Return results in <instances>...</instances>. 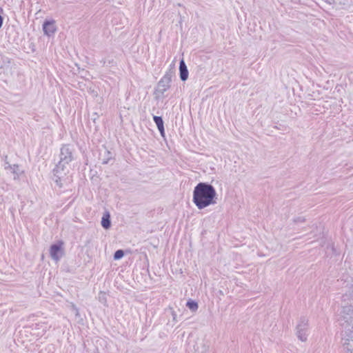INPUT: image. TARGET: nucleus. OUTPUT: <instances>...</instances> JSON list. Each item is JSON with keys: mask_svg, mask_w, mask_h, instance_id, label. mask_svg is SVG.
Segmentation results:
<instances>
[{"mask_svg": "<svg viewBox=\"0 0 353 353\" xmlns=\"http://www.w3.org/2000/svg\"><path fill=\"white\" fill-rule=\"evenodd\" d=\"M342 306L339 319L342 327V345L347 353H353V285L351 291L343 296Z\"/></svg>", "mask_w": 353, "mask_h": 353, "instance_id": "obj_1", "label": "nucleus"}, {"mask_svg": "<svg viewBox=\"0 0 353 353\" xmlns=\"http://www.w3.org/2000/svg\"><path fill=\"white\" fill-rule=\"evenodd\" d=\"M217 194L214 188L206 183H199L194 189L192 201L198 209L216 203Z\"/></svg>", "mask_w": 353, "mask_h": 353, "instance_id": "obj_2", "label": "nucleus"}, {"mask_svg": "<svg viewBox=\"0 0 353 353\" xmlns=\"http://www.w3.org/2000/svg\"><path fill=\"white\" fill-rule=\"evenodd\" d=\"M74 148L70 145H64L61 148L60 160L53 170L54 181L61 188V179L68 172V165L74 159Z\"/></svg>", "mask_w": 353, "mask_h": 353, "instance_id": "obj_3", "label": "nucleus"}, {"mask_svg": "<svg viewBox=\"0 0 353 353\" xmlns=\"http://www.w3.org/2000/svg\"><path fill=\"white\" fill-rule=\"evenodd\" d=\"M309 332V321L307 318L302 316L297 322V325L295 328V334L299 340L302 342H305L307 340Z\"/></svg>", "mask_w": 353, "mask_h": 353, "instance_id": "obj_4", "label": "nucleus"}, {"mask_svg": "<svg viewBox=\"0 0 353 353\" xmlns=\"http://www.w3.org/2000/svg\"><path fill=\"white\" fill-rule=\"evenodd\" d=\"M173 75L174 72L172 70H170L164 74V76L158 82L157 88V92L163 94L170 88L172 77H173Z\"/></svg>", "mask_w": 353, "mask_h": 353, "instance_id": "obj_5", "label": "nucleus"}, {"mask_svg": "<svg viewBox=\"0 0 353 353\" xmlns=\"http://www.w3.org/2000/svg\"><path fill=\"white\" fill-rule=\"evenodd\" d=\"M63 242L59 241L56 244H52L50 248V255L51 258L59 261L63 254Z\"/></svg>", "mask_w": 353, "mask_h": 353, "instance_id": "obj_6", "label": "nucleus"}, {"mask_svg": "<svg viewBox=\"0 0 353 353\" xmlns=\"http://www.w3.org/2000/svg\"><path fill=\"white\" fill-rule=\"evenodd\" d=\"M43 30L46 35L51 37L57 31L55 21H46L43 24Z\"/></svg>", "mask_w": 353, "mask_h": 353, "instance_id": "obj_7", "label": "nucleus"}, {"mask_svg": "<svg viewBox=\"0 0 353 353\" xmlns=\"http://www.w3.org/2000/svg\"><path fill=\"white\" fill-rule=\"evenodd\" d=\"M5 169L9 170L10 172L14 174V180H19L20 176L23 173V171L21 170L19 165L16 164L10 165L8 163H6Z\"/></svg>", "mask_w": 353, "mask_h": 353, "instance_id": "obj_8", "label": "nucleus"}, {"mask_svg": "<svg viewBox=\"0 0 353 353\" xmlns=\"http://www.w3.org/2000/svg\"><path fill=\"white\" fill-rule=\"evenodd\" d=\"M208 345L203 339H197L194 345V353H206Z\"/></svg>", "mask_w": 353, "mask_h": 353, "instance_id": "obj_9", "label": "nucleus"}, {"mask_svg": "<svg viewBox=\"0 0 353 353\" xmlns=\"http://www.w3.org/2000/svg\"><path fill=\"white\" fill-rule=\"evenodd\" d=\"M180 78L185 81L188 78V70L183 59L180 61L179 63Z\"/></svg>", "mask_w": 353, "mask_h": 353, "instance_id": "obj_10", "label": "nucleus"}, {"mask_svg": "<svg viewBox=\"0 0 353 353\" xmlns=\"http://www.w3.org/2000/svg\"><path fill=\"white\" fill-rule=\"evenodd\" d=\"M153 120H154V123H156L157 128L160 132L161 135L162 137H165L163 121L162 118L159 116H154Z\"/></svg>", "mask_w": 353, "mask_h": 353, "instance_id": "obj_11", "label": "nucleus"}, {"mask_svg": "<svg viewBox=\"0 0 353 353\" xmlns=\"http://www.w3.org/2000/svg\"><path fill=\"white\" fill-rule=\"evenodd\" d=\"M101 225L105 229H108L110 227L111 222H110V214L108 212L103 214V216L102 217V220H101Z\"/></svg>", "mask_w": 353, "mask_h": 353, "instance_id": "obj_12", "label": "nucleus"}, {"mask_svg": "<svg viewBox=\"0 0 353 353\" xmlns=\"http://www.w3.org/2000/svg\"><path fill=\"white\" fill-rule=\"evenodd\" d=\"M186 306L192 312H196L198 310V303L192 300H189L187 303Z\"/></svg>", "mask_w": 353, "mask_h": 353, "instance_id": "obj_13", "label": "nucleus"}, {"mask_svg": "<svg viewBox=\"0 0 353 353\" xmlns=\"http://www.w3.org/2000/svg\"><path fill=\"white\" fill-rule=\"evenodd\" d=\"M124 255V252L122 250H118L115 252L114 254V259L115 260H118V259H121Z\"/></svg>", "mask_w": 353, "mask_h": 353, "instance_id": "obj_14", "label": "nucleus"}, {"mask_svg": "<svg viewBox=\"0 0 353 353\" xmlns=\"http://www.w3.org/2000/svg\"><path fill=\"white\" fill-rule=\"evenodd\" d=\"M99 300L102 303L105 304L106 301H106L105 293H104L103 292H100L99 294Z\"/></svg>", "mask_w": 353, "mask_h": 353, "instance_id": "obj_15", "label": "nucleus"}, {"mask_svg": "<svg viewBox=\"0 0 353 353\" xmlns=\"http://www.w3.org/2000/svg\"><path fill=\"white\" fill-rule=\"evenodd\" d=\"M305 221V219L303 217H297L294 219V223H303Z\"/></svg>", "mask_w": 353, "mask_h": 353, "instance_id": "obj_16", "label": "nucleus"}]
</instances>
